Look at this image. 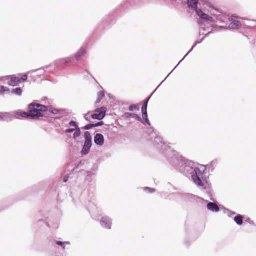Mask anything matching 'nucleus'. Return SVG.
<instances>
[{
	"label": "nucleus",
	"mask_w": 256,
	"mask_h": 256,
	"mask_svg": "<svg viewBox=\"0 0 256 256\" xmlns=\"http://www.w3.org/2000/svg\"><path fill=\"white\" fill-rule=\"evenodd\" d=\"M136 109L138 110V108H137L136 106L134 104L130 106L129 108V110L130 111H134V110H136Z\"/></svg>",
	"instance_id": "obj_23"
},
{
	"label": "nucleus",
	"mask_w": 256,
	"mask_h": 256,
	"mask_svg": "<svg viewBox=\"0 0 256 256\" xmlns=\"http://www.w3.org/2000/svg\"><path fill=\"white\" fill-rule=\"evenodd\" d=\"M68 179V177L65 176L64 179V182H66Z\"/></svg>",
	"instance_id": "obj_33"
},
{
	"label": "nucleus",
	"mask_w": 256,
	"mask_h": 256,
	"mask_svg": "<svg viewBox=\"0 0 256 256\" xmlns=\"http://www.w3.org/2000/svg\"><path fill=\"white\" fill-rule=\"evenodd\" d=\"M28 80V76L26 74H20L17 76V86L18 84L24 82Z\"/></svg>",
	"instance_id": "obj_14"
},
{
	"label": "nucleus",
	"mask_w": 256,
	"mask_h": 256,
	"mask_svg": "<svg viewBox=\"0 0 256 256\" xmlns=\"http://www.w3.org/2000/svg\"><path fill=\"white\" fill-rule=\"evenodd\" d=\"M242 26V24L240 21L234 20L230 23V28L233 30H238Z\"/></svg>",
	"instance_id": "obj_11"
},
{
	"label": "nucleus",
	"mask_w": 256,
	"mask_h": 256,
	"mask_svg": "<svg viewBox=\"0 0 256 256\" xmlns=\"http://www.w3.org/2000/svg\"><path fill=\"white\" fill-rule=\"evenodd\" d=\"M104 97V94L103 92H100L98 94V98L96 102L99 103L101 100Z\"/></svg>",
	"instance_id": "obj_17"
},
{
	"label": "nucleus",
	"mask_w": 256,
	"mask_h": 256,
	"mask_svg": "<svg viewBox=\"0 0 256 256\" xmlns=\"http://www.w3.org/2000/svg\"><path fill=\"white\" fill-rule=\"evenodd\" d=\"M103 124H104L103 122H98L96 124H94V127L100 126H102Z\"/></svg>",
	"instance_id": "obj_29"
},
{
	"label": "nucleus",
	"mask_w": 256,
	"mask_h": 256,
	"mask_svg": "<svg viewBox=\"0 0 256 256\" xmlns=\"http://www.w3.org/2000/svg\"><path fill=\"white\" fill-rule=\"evenodd\" d=\"M133 118H134L136 119H137L138 120H140V118L138 116L137 114H133V116H132Z\"/></svg>",
	"instance_id": "obj_31"
},
{
	"label": "nucleus",
	"mask_w": 256,
	"mask_h": 256,
	"mask_svg": "<svg viewBox=\"0 0 256 256\" xmlns=\"http://www.w3.org/2000/svg\"><path fill=\"white\" fill-rule=\"evenodd\" d=\"M16 116V112H12L1 113L2 121L10 122L14 119Z\"/></svg>",
	"instance_id": "obj_7"
},
{
	"label": "nucleus",
	"mask_w": 256,
	"mask_h": 256,
	"mask_svg": "<svg viewBox=\"0 0 256 256\" xmlns=\"http://www.w3.org/2000/svg\"><path fill=\"white\" fill-rule=\"evenodd\" d=\"M196 14L200 17V20H202L204 22H206L208 24H210L214 22L213 18L212 16L204 12L202 10H197Z\"/></svg>",
	"instance_id": "obj_3"
},
{
	"label": "nucleus",
	"mask_w": 256,
	"mask_h": 256,
	"mask_svg": "<svg viewBox=\"0 0 256 256\" xmlns=\"http://www.w3.org/2000/svg\"><path fill=\"white\" fill-rule=\"evenodd\" d=\"M56 244H57L58 245L60 246H64V243H63L62 242L58 241V242H56Z\"/></svg>",
	"instance_id": "obj_32"
},
{
	"label": "nucleus",
	"mask_w": 256,
	"mask_h": 256,
	"mask_svg": "<svg viewBox=\"0 0 256 256\" xmlns=\"http://www.w3.org/2000/svg\"><path fill=\"white\" fill-rule=\"evenodd\" d=\"M50 112L54 114H58L59 113V110L56 108H51L49 110L48 109Z\"/></svg>",
	"instance_id": "obj_19"
},
{
	"label": "nucleus",
	"mask_w": 256,
	"mask_h": 256,
	"mask_svg": "<svg viewBox=\"0 0 256 256\" xmlns=\"http://www.w3.org/2000/svg\"><path fill=\"white\" fill-rule=\"evenodd\" d=\"M84 136L85 142L81 152L82 155H86L89 152L92 146V136L90 133L88 132H86L84 133Z\"/></svg>",
	"instance_id": "obj_2"
},
{
	"label": "nucleus",
	"mask_w": 256,
	"mask_h": 256,
	"mask_svg": "<svg viewBox=\"0 0 256 256\" xmlns=\"http://www.w3.org/2000/svg\"><path fill=\"white\" fill-rule=\"evenodd\" d=\"M0 121H2L1 112H0Z\"/></svg>",
	"instance_id": "obj_35"
},
{
	"label": "nucleus",
	"mask_w": 256,
	"mask_h": 256,
	"mask_svg": "<svg viewBox=\"0 0 256 256\" xmlns=\"http://www.w3.org/2000/svg\"><path fill=\"white\" fill-rule=\"evenodd\" d=\"M0 82H6V84L12 86H16V77L14 76L0 77Z\"/></svg>",
	"instance_id": "obj_6"
},
{
	"label": "nucleus",
	"mask_w": 256,
	"mask_h": 256,
	"mask_svg": "<svg viewBox=\"0 0 256 256\" xmlns=\"http://www.w3.org/2000/svg\"><path fill=\"white\" fill-rule=\"evenodd\" d=\"M148 102V100H147L144 102V103L142 107V112L147 110Z\"/></svg>",
	"instance_id": "obj_21"
},
{
	"label": "nucleus",
	"mask_w": 256,
	"mask_h": 256,
	"mask_svg": "<svg viewBox=\"0 0 256 256\" xmlns=\"http://www.w3.org/2000/svg\"><path fill=\"white\" fill-rule=\"evenodd\" d=\"M75 130L74 129V128H72V129H68L66 130V133H70V132H74Z\"/></svg>",
	"instance_id": "obj_30"
},
{
	"label": "nucleus",
	"mask_w": 256,
	"mask_h": 256,
	"mask_svg": "<svg viewBox=\"0 0 256 256\" xmlns=\"http://www.w3.org/2000/svg\"><path fill=\"white\" fill-rule=\"evenodd\" d=\"M94 141L96 144L102 146L104 144V136L100 134H97L94 138Z\"/></svg>",
	"instance_id": "obj_8"
},
{
	"label": "nucleus",
	"mask_w": 256,
	"mask_h": 256,
	"mask_svg": "<svg viewBox=\"0 0 256 256\" xmlns=\"http://www.w3.org/2000/svg\"><path fill=\"white\" fill-rule=\"evenodd\" d=\"M9 88L4 86H0V94H3L4 92H8Z\"/></svg>",
	"instance_id": "obj_18"
},
{
	"label": "nucleus",
	"mask_w": 256,
	"mask_h": 256,
	"mask_svg": "<svg viewBox=\"0 0 256 256\" xmlns=\"http://www.w3.org/2000/svg\"><path fill=\"white\" fill-rule=\"evenodd\" d=\"M22 94V90L20 88H17V95L21 96Z\"/></svg>",
	"instance_id": "obj_28"
},
{
	"label": "nucleus",
	"mask_w": 256,
	"mask_h": 256,
	"mask_svg": "<svg viewBox=\"0 0 256 256\" xmlns=\"http://www.w3.org/2000/svg\"><path fill=\"white\" fill-rule=\"evenodd\" d=\"M12 92L13 94H16V89H12Z\"/></svg>",
	"instance_id": "obj_34"
},
{
	"label": "nucleus",
	"mask_w": 256,
	"mask_h": 256,
	"mask_svg": "<svg viewBox=\"0 0 256 256\" xmlns=\"http://www.w3.org/2000/svg\"><path fill=\"white\" fill-rule=\"evenodd\" d=\"M106 109L105 107H102L95 110V113L92 115L93 119L101 120L106 116Z\"/></svg>",
	"instance_id": "obj_4"
},
{
	"label": "nucleus",
	"mask_w": 256,
	"mask_h": 256,
	"mask_svg": "<svg viewBox=\"0 0 256 256\" xmlns=\"http://www.w3.org/2000/svg\"><path fill=\"white\" fill-rule=\"evenodd\" d=\"M208 210L212 212H218L220 210L219 207L214 203L210 202L207 205Z\"/></svg>",
	"instance_id": "obj_12"
},
{
	"label": "nucleus",
	"mask_w": 256,
	"mask_h": 256,
	"mask_svg": "<svg viewBox=\"0 0 256 256\" xmlns=\"http://www.w3.org/2000/svg\"><path fill=\"white\" fill-rule=\"evenodd\" d=\"M198 0H188L187 2L188 7L194 9L196 13L197 10H200L198 8Z\"/></svg>",
	"instance_id": "obj_9"
},
{
	"label": "nucleus",
	"mask_w": 256,
	"mask_h": 256,
	"mask_svg": "<svg viewBox=\"0 0 256 256\" xmlns=\"http://www.w3.org/2000/svg\"><path fill=\"white\" fill-rule=\"evenodd\" d=\"M101 225L107 229L111 228V222L107 217H103L100 222Z\"/></svg>",
	"instance_id": "obj_10"
},
{
	"label": "nucleus",
	"mask_w": 256,
	"mask_h": 256,
	"mask_svg": "<svg viewBox=\"0 0 256 256\" xmlns=\"http://www.w3.org/2000/svg\"><path fill=\"white\" fill-rule=\"evenodd\" d=\"M142 112V117L143 118L146 120V122H148V114H147V110L144 111Z\"/></svg>",
	"instance_id": "obj_22"
},
{
	"label": "nucleus",
	"mask_w": 256,
	"mask_h": 256,
	"mask_svg": "<svg viewBox=\"0 0 256 256\" xmlns=\"http://www.w3.org/2000/svg\"><path fill=\"white\" fill-rule=\"evenodd\" d=\"M94 127V124H88L85 126L84 129L86 130H90Z\"/></svg>",
	"instance_id": "obj_24"
},
{
	"label": "nucleus",
	"mask_w": 256,
	"mask_h": 256,
	"mask_svg": "<svg viewBox=\"0 0 256 256\" xmlns=\"http://www.w3.org/2000/svg\"><path fill=\"white\" fill-rule=\"evenodd\" d=\"M17 115L20 116L23 118H30V116H29L30 115L29 111L28 112H17Z\"/></svg>",
	"instance_id": "obj_16"
},
{
	"label": "nucleus",
	"mask_w": 256,
	"mask_h": 256,
	"mask_svg": "<svg viewBox=\"0 0 256 256\" xmlns=\"http://www.w3.org/2000/svg\"><path fill=\"white\" fill-rule=\"evenodd\" d=\"M145 190L148 191V192H151V193L154 192L155 191L154 189L149 188H146Z\"/></svg>",
	"instance_id": "obj_26"
},
{
	"label": "nucleus",
	"mask_w": 256,
	"mask_h": 256,
	"mask_svg": "<svg viewBox=\"0 0 256 256\" xmlns=\"http://www.w3.org/2000/svg\"><path fill=\"white\" fill-rule=\"evenodd\" d=\"M234 222L238 225L243 224V216L241 215H238L234 218Z\"/></svg>",
	"instance_id": "obj_15"
},
{
	"label": "nucleus",
	"mask_w": 256,
	"mask_h": 256,
	"mask_svg": "<svg viewBox=\"0 0 256 256\" xmlns=\"http://www.w3.org/2000/svg\"><path fill=\"white\" fill-rule=\"evenodd\" d=\"M69 124L70 126L74 127L76 128L77 127V124H76V122H74V121H71L70 122Z\"/></svg>",
	"instance_id": "obj_25"
},
{
	"label": "nucleus",
	"mask_w": 256,
	"mask_h": 256,
	"mask_svg": "<svg viewBox=\"0 0 256 256\" xmlns=\"http://www.w3.org/2000/svg\"><path fill=\"white\" fill-rule=\"evenodd\" d=\"M80 130L79 128L76 129L75 130V132L74 134V138L76 139V138L80 136Z\"/></svg>",
	"instance_id": "obj_20"
},
{
	"label": "nucleus",
	"mask_w": 256,
	"mask_h": 256,
	"mask_svg": "<svg viewBox=\"0 0 256 256\" xmlns=\"http://www.w3.org/2000/svg\"><path fill=\"white\" fill-rule=\"evenodd\" d=\"M196 174H194L192 176V178L194 183L198 186H202L204 184L201 180L202 174L200 172L198 168H196L194 170Z\"/></svg>",
	"instance_id": "obj_5"
},
{
	"label": "nucleus",
	"mask_w": 256,
	"mask_h": 256,
	"mask_svg": "<svg viewBox=\"0 0 256 256\" xmlns=\"http://www.w3.org/2000/svg\"><path fill=\"white\" fill-rule=\"evenodd\" d=\"M28 110L30 118L35 120L44 116V112L48 110V108L40 104L32 103L28 106Z\"/></svg>",
	"instance_id": "obj_1"
},
{
	"label": "nucleus",
	"mask_w": 256,
	"mask_h": 256,
	"mask_svg": "<svg viewBox=\"0 0 256 256\" xmlns=\"http://www.w3.org/2000/svg\"><path fill=\"white\" fill-rule=\"evenodd\" d=\"M86 53V51L84 48H80L75 56L76 59L77 60H80L81 58L85 55Z\"/></svg>",
	"instance_id": "obj_13"
},
{
	"label": "nucleus",
	"mask_w": 256,
	"mask_h": 256,
	"mask_svg": "<svg viewBox=\"0 0 256 256\" xmlns=\"http://www.w3.org/2000/svg\"><path fill=\"white\" fill-rule=\"evenodd\" d=\"M133 114L127 112L125 114V116H126V118H132Z\"/></svg>",
	"instance_id": "obj_27"
}]
</instances>
